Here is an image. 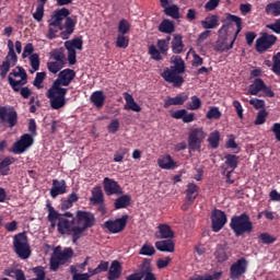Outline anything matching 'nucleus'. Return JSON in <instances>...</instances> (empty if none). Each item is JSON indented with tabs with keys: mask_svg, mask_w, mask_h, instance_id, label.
<instances>
[{
	"mask_svg": "<svg viewBox=\"0 0 280 280\" xmlns=\"http://www.w3.org/2000/svg\"><path fill=\"white\" fill-rule=\"evenodd\" d=\"M70 15V11L66 8L58 9L56 11H52L50 15V20L48 21V24L50 26H60L62 25L63 20H68Z\"/></svg>",
	"mask_w": 280,
	"mask_h": 280,
	"instance_id": "18",
	"label": "nucleus"
},
{
	"mask_svg": "<svg viewBox=\"0 0 280 280\" xmlns=\"http://www.w3.org/2000/svg\"><path fill=\"white\" fill-rule=\"evenodd\" d=\"M14 245V252L21 258L22 260H26L31 257V246L28 244V238L26 234H23V232H20L14 236L13 241Z\"/></svg>",
	"mask_w": 280,
	"mask_h": 280,
	"instance_id": "6",
	"label": "nucleus"
},
{
	"mask_svg": "<svg viewBox=\"0 0 280 280\" xmlns=\"http://www.w3.org/2000/svg\"><path fill=\"white\" fill-rule=\"evenodd\" d=\"M230 229L233 231L235 237H242L245 234L250 235L254 231V223L250 215L243 212L238 215H233L230 222Z\"/></svg>",
	"mask_w": 280,
	"mask_h": 280,
	"instance_id": "4",
	"label": "nucleus"
},
{
	"mask_svg": "<svg viewBox=\"0 0 280 280\" xmlns=\"http://www.w3.org/2000/svg\"><path fill=\"white\" fill-rule=\"evenodd\" d=\"M106 101V96L103 91H95L90 96L91 104H94L96 108H103Z\"/></svg>",
	"mask_w": 280,
	"mask_h": 280,
	"instance_id": "31",
	"label": "nucleus"
},
{
	"mask_svg": "<svg viewBox=\"0 0 280 280\" xmlns=\"http://www.w3.org/2000/svg\"><path fill=\"white\" fill-rule=\"evenodd\" d=\"M156 232L154 233L155 240H173L174 232L170 225L166 223H160L156 226Z\"/></svg>",
	"mask_w": 280,
	"mask_h": 280,
	"instance_id": "20",
	"label": "nucleus"
},
{
	"mask_svg": "<svg viewBox=\"0 0 280 280\" xmlns=\"http://www.w3.org/2000/svg\"><path fill=\"white\" fill-rule=\"evenodd\" d=\"M48 33L46 35L47 39L52 40L57 38V33L65 31L63 24L60 25H50L48 24Z\"/></svg>",
	"mask_w": 280,
	"mask_h": 280,
	"instance_id": "43",
	"label": "nucleus"
},
{
	"mask_svg": "<svg viewBox=\"0 0 280 280\" xmlns=\"http://www.w3.org/2000/svg\"><path fill=\"white\" fill-rule=\"evenodd\" d=\"M265 13H267V15H271L273 18H279L280 16V0L268 3L267 7H265Z\"/></svg>",
	"mask_w": 280,
	"mask_h": 280,
	"instance_id": "37",
	"label": "nucleus"
},
{
	"mask_svg": "<svg viewBox=\"0 0 280 280\" xmlns=\"http://www.w3.org/2000/svg\"><path fill=\"white\" fill-rule=\"evenodd\" d=\"M85 230H86L85 228L80 226V225L72 226L70 229V234L69 235H71L73 244H78V241L81 240Z\"/></svg>",
	"mask_w": 280,
	"mask_h": 280,
	"instance_id": "41",
	"label": "nucleus"
},
{
	"mask_svg": "<svg viewBox=\"0 0 280 280\" xmlns=\"http://www.w3.org/2000/svg\"><path fill=\"white\" fill-rule=\"evenodd\" d=\"M189 96L185 93L178 94L176 97H166L164 101V108H170L171 106H183Z\"/></svg>",
	"mask_w": 280,
	"mask_h": 280,
	"instance_id": "23",
	"label": "nucleus"
},
{
	"mask_svg": "<svg viewBox=\"0 0 280 280\" xmlns=\"http://www.w3.org/2000/svg\"><path fill=\"white\" fill-rule=\"evenodd\" d=\"M142 278L143 280H158L152 269L148 267L147 269H142Z\"/></svg>",
	"mask_w": 280,
	"mask_h": 280,
	"instance_id": "64",
	"label": "nucleus"
},
{
	"mask_svg": "<svg viewBox=\"0 0 280 280\" xmlns=\"http://www.w3.org/2000/svg\"><path fill=\"white\" fill-rule=\"evenodd\" d=\"M15 162L14 158H5L0 162V174L1 176H9L10 175V166Z\"/></svg>",
	"mask_w": 280,
	"mask_h": 280,
	"instance_id": "38",
	"label": "nucleus"
},
{
	"mask_svg": "<svg viewBox=\"0 0 280 280\" xmlns=\"http://www.w3.org/2000/svg\"><path fill=\"white\" fill-rule=\"evenodd\" d=\"M67 192V183L66 180H58V179H52L51 188H50V197L52 199H56L59 195H63Z\"/></svg>",
	"mask_w": 280,
	"mask_h": 280,
	"instance_id": "21",
	"label": "nucleus"
},
{
	"mask_svg": "<svg viewBox=\"0 0 280 280\" xmlns=\"http://www.w3.org/2000/svg\"><path fill=\"white\" fill-rule=\"evenodd\" d=\"M30 61H31V67L33 69V71L31 70V73H34L35 71H38L39 66H40L39 55L38 54H32L31 57H30Z\"/></svg>",
	"mask_w": 280,
	"mask_h": 280,
	"instance_id": "53",
	"label": "nucleus"
},
{
	"mask_svg": "<svg viewBox=\"0 0 280 280\" xmlns=\"http://www.w3.org/2000/svg\"><path fill=\"white\" fill-rule=\"evenodd\" d=\"M158 166L163 170H174L177 167V164L173 158L167 154L166 156L158 160Z\"/></svg>",
	"mask_w": 280,
	"mask_h": 280,
	"instance_id": "32",
	"label": "nucleus"
},
{
	"mask_svg": "<svg viewBox=\"0 0 280 280\" xmlns=\"http://www.w3.org/2000/svg\"><path fill=\"white\" fill-rule=\"evenodd\" d=\"M266 28L270 30L277 35H280V19H277L272 24H267Z\"/></svg>",
	"mask_w": 280,
	"mask_h": 280,
	"instance_id": "63",
	"label": "nucleus"
},
{
	"mask_svg": "<svg viewBox=\"0 0 280 280\" xmlns=\"http://www.w3.org/2000/svg\"><path fill=\"white\" fill-rule=\"evenodd\" d=\"M121 264L119 260H114L108 271V280H117L121 277Z\"/></svg>",
	"mask_w": 280,
	"mask_h": 280,
	"instance_id": "29",
	"label": "nucleus"
},
{
	"mask_svg": "<svg viewBox=\"0 0 280 280\" xmlns=\"http://www.w3.org/2000/svg\"><path fill=\"white\" fill-rule=\"evenodd\" d=\"M171 117L182 119L184 124H190L196 120V114L188 113L187 109H177L171 114Z\"/></svg>",
	"mask_w": 280,
	"mask_h": 280,
	"instance_id": "22",
	"label": "nucleus"
},
{
	"mask_svg": "<svg viewBox=\"0 0 280 280\" xmlns=\"http://www.w3.org/2000/svg\"><path fill=\"white\" fill-rule=\"evenodd\" d=\"M158 30L159 32H162L165 34H172L175 32V24L171 20H164L162 23L159 24Z\"/></svg>",
	"mask_w": 280,
	"mask_h": 280,
	"instance_id": "42",
	"label": "nucleus"
},
{
	"mask_svg": "<svg viewBox=\"0 0 280 280\" xmlns=\"http://www.w3.org/2000/svg\"><path fill=\"white\" fill-rule=\"evenodd\" d=\"M50 58L52 60H56V62H59L60 65H65L66 63V55H65L63 50L52 49L50 51Z\"/></svg>",
	"mask_w": 280,
	"mask_h": 280,
	"instance_id": "46",
	"label": "nucleus"
},
{
	"mask_svg": "<svg viewBox=\"0 0 280 280\" xmlns=\"http://www.w3.org/2000/svg\"><path fill=\"white\" fill-rule=\"evenodd\" d=\"M189 110H198L202 106V102L198 96H192L191 102L187 104Z\"/></svg>",
	"mask_w": 280,
	"mask_h": 280,
	"instance_id": "59",
	"label": "nucleus"
},
{
	"mask_svg": "<svg viewBox=\"0 0 280 280\" xmlns=\"http://www.w3.org/2000/svg\"><path fill=\"white\" fill-rule=\"evenodd\" d=\"M156 250L160 253H174L175 252V244L174 242L168 238L164 241H158L154 244Z\"/></svg>",
	"mask_w": 280,
	"mask_h": 280,
	"instance_id": "25",
	"label": "nucleus"
},
{
	"mask_svg": "<svg viewBox=\"0 0 280 280\" xmlns=\"http://www.w3.org/2000/svg\"><path fill=\"white\" fill-rule=\"evenodd\" d=\"M264 245H271L277 242V237L270 235L268 232H262L258 237Z\"/></svg>",
	"mask_w": 280,
	"mask_h": 280,
	"instance_id": "49",
	"label": "nucleus"
},
{
	"mask_svg": "<svg viewBox=\"0 0 280 280\" xmlns=\"http://www.w3.org/2000/svg\"><path fill=\"white\" fill-rule=\"evenodd\" d=\"M4 275L16 280H25V272L23 269H7Z\"/></svg>",
	"mask_w": 280,
	"mask_h": 280,
	"instance_id": "44",
	"label": "nucleus"
},
{
	"mask_svg": "<svg viewBox=\"0 0 280 280\" xmlns=\"http://www.w3.org/2000/svg\"><path fill=\"white\" fill-rule=\"evenodd\" d=\"M0 122L2 125L9 126V128H14L18 124V113L15 109H8L5 107H0Z\"/></svg>",
	"mask_w": 280,
	"mask_h": 280,
	"instance_id": "16",
	"label": "nucleus"
},
{
	"mask_svg": "<svg viewBox=\"0 0 280 280\" xmlns=\"http://www.w3.org/2000/svg\"><path fill=\"white\" fill-rule=\"evenodd\" d=\"M77 22L73 21L71 18L66 19L65 24L62 25L63 31L60 33V37L63 40L70 38V35L75 32Z\"/></svg>",
	"mask_w": 280,
	"mask_h": 280,
	"instance_id": "24",
	"label": "nucleus"
},
{
	"mask_svg": "<svg viewBox=\"0 0 280 280\" xmlns=\"http://www.w3.org/2000/svg\"><path fill=\"white\" fill-rule=\"evenodd\" d=\"M65 48L67 50H82L83 49L82 37H74L71 40L65 42Z\"/></svg>",
	"mask_w": 280,
	"mask_h": 280,
	"instance_id": "35",
	"label": "nucleus"
},
{
	"mask_svg": "<svg viewBox=\"0 0 280 280\" xmlns=\"http://www.w3.org/2000/svg\"><path fill=\"white\" fill-rule=\"evenodd\" d=\"M65 63H60L59 61H48L47 69L52 74L58 73L61 69H63Z\"/></svg>",
	"mask_w": 280,
	"mask_h": 280,
	"instance_id": "50",
	"label": "nucleus"
},
{
	"mask_svg": "<svg viewBox=\"0 0 280 280\" xmlns=\"http://www.w3.org/2000/svg\"><path fill=\"white\" fill-rule=\"evenodd\" d=\"M224 164L232 172H235L240 164V158L236 154H228L224 156Z\"/></svg>",
	"mask_w": 280,
	"mask_h": 280,
	"instance_id": "40",
	"label": "nucleus"
},
{
	"mask_svg": "<svg viewBox=\"0 0 280 280\" xmlns=\"http://www.w3.org/2000/svg\"><path fill=\"white\" fill-rule=\"evenodd\" d=\"M33 273L36 278L31 279V280H45V278H46L45 269L42 266H37V267L33 268Z\"/></svg>",
	"mask_w": 280,
	"mask_h": 280,
	"instance_id": "60",
	"label": "nucleus"
},
{
	"mask_svg": "<svg viewBox=\"0 0 280 280\" xmlns=\"http://www.w3.org/2000/svg\"><path fill=\"white\" fill-rule=\"evenodd\" d=\"M75 78V71L71 69H63L59 72L58 78L52 81L51 86L46 93V97L49 100V105L52 110H58L66 106L68 89L62 86H69L71 81Z\"/></svg>",
	"mask_w": 280,
	"mask_h": 280,
	"instance_id": "2",
	"label": "nucleus"
},
{
	"mask_svg": "<svg viewBox=\"0 0 280 280\" xmlns=\"http://www.w3.org/2000/svg\"><path fill=\"white\" fill-rule=\"evenodd\" d=\"M47 208H48L47 220L50 223V229L55 230L56 226L58 225L57 221L59 218V212L51 206V203H47Z\"/></svg>",
	"mask_w": 280,
	"mask_h": 280,
	"instance_id": "33",
	"label": "nucleus"
},
{
	"mask_svg": "<svg viewBox=\"0 0 280 280\" xmlns=\"http://www.w3.org/2000/svg\"><path fill=\"white\" fill-rule=\"evenodd\" d=\"M155 253H156V249H154V246L149 244H143L139 252V254L144 256H154Z\"/></svg>",
	"mask_w": 280,
	"mask_h": 280,
	"instance_id": "58",
	"label": "nucleus"
},
{
	"mask_svg": "<svg viewBox=\"0 0 280 280\" xmlns=\"http://www.w3.org/2000/svg\"><path fill=\"white\" fill-rule=\"evenodd\" d=\"M12 89H13V91H14L15 93H20L21 96H22L23 98H25V100H27V98L31 96V94H32V91L30 90L28 86L16 85V90H15L14 88H12Z\"/></svg>",
	"mask_w": 280,
	"mask_h": 280,
	"instance_id": "56",
	"label": "nucleus"
},
{
	"mask_svg": "<svg viewBox=\"0 0 280 280\" xmlns=\"http://www.w3.org/2000/svg\"><path fill=\"white\" fill-rule=\"evenodd\" d=\"M47 0H37L36 11L33 13V19L37 22H42L45 14V5Z\"/></svg>",
	"mask_w": 280,
	"mask_h": 280,
	"instance_id": "39",
	"label": "nucleus"
},
{
	"mask_svg": "<svg viewBox=\"0 0 280 280\" xmlns=\"http://www.w3.org/2000/svg\"><path fill=\"white\" fill-rule=\"evenodd\" d=\"M221 22L222 26L218 31L219 35L214 45V51L223 54L233 48L243 27L242 18L229 12L224 13Z\"/></svg>",
	"mask_w": 280,
	"mask_h": 280,
	"instance_id": "1",
	"label": "nucleus"
},
{
	"mask_svg": "<svg viewBox=\"0 0 280 280\" xmlns=\"http://www.w3.org/2000/svg\"><path fill=\"white\" fill-rule=\"evenodd\" d=\"M75 225V219L68 220L63 218L62 214L59 213L58 223H57V231L60 235L70 234L71 229Z\"/></svg>",
	"mask_w": 280,
	"mask_h": 280,
	"instance_id": "19",
	"label": "nucleus"
},
{
	"mask_svg": "<svg viewBox=\"0 0 280 280\" xmlns=\"http://www.w3.org/2000/svg\"><path fill=\"white\" fill-rule=\"evenodd\" d=\"M73 256V249L71 247H65L61 252L59 246L56 247L55 253H52L49 259V269L52 272H57L59 266H65Z\"/></svg>",
	"mask_w": 280,
	"mask_h": 280,
	"instance_id": "5",
	"label": "nucleus"
},
{
	"mask_svg": "<svg viewBox=\"0 0 280 280\" xmlns=\"http://www.w3.org/2000/svg\"><path fill=\"white\" fill-rule=\"evenodd\" d=\"M124 97H125V101H126V105H125L126 110H132L135 113H141L142 112V107L137 104V102L135 101L132 95H130L128 92H126L124 94Z\"/></svg>",
	"mask_w": 280,
	"mask_h": 280,
	"instance_id": "28",
	"label": "nucleus"
},
{
	"mask_svg": "<svg viewBox=\"0 0 280 280\" xmlns=\"http://www.w3.org/2000/svg\"><path fill=\"white\" fill-rule=\"evenodd\" d=\"M211 230L218 233L220 230L224 229L228 223V217L223 210L214 209L211 212Z\"/></svg>",
	"mask_w": 280,
	"mask_h": 280,
	"instance_id": "12",
	"label": "nucleus"
},
{
	"mask_svg": "<svg viewBox=\"0 0 280 280\" xmlns=\"http://www.w3.org/2000/svg\"><path fill=\"white\" fill-rule=\"evenodd\" d=\"M214 256H215L218 262H225L229 259L226 249L224 248L223 245H218Z\"/></svg>",
	"mask_w": 280,
	"mask_h": 280,
	"instance_id": "47",
	"label": "nucleus"
},
{
	"mask_svg": "<svg viewBox=\"0 0 280 280\" xmlns=\"http://www.w3.org/2000/svg\"><path fill=\"white\" fill-rule=\"evenodd\" d=\"M222 117V112L218 107H210L206 114L207 119H220Z\"/></svg>",
	"mask_w": 280,
	"mask_h": 280,
	"instance_id": "52",
	"label": "nucleus"
},
{
	"mask_svg": "<svg viewBox=\"0 0 280 280\" xmlns=\"http://www.w3.org/2000/svg\"><path fill=\"white\" fill-rule=\"evenodd\" d=\"M131 25L130 23L122 19L119 23H118V33H120V35H125L128 34L130 32Z\"/></svg>",
	"mask_w": 280,
	"mask_h": 280,
	"instance_id": "55",
	"label": "nucleus"
},
{
	"mask_svg": "<svg viewBox=\"0 0 280 280\" xmlns=\"http://www.w3.org/2000/svg\"><path fill=\"white\" fill-rule=\"evenodd\" d=\"M170 62L173 66L162 72V78L166 82L172 83L173 88L178 89L185 83V79L180 74L186 72V63L182 56H172Z\"/></svg>",
	"mask_w": 280,
	"mask_h": 280,
	"instance_id": "3",
	"label": "nucleus"
},
{
	"mask_svg": "<svg viewBox=\"0 0 280 280\" xmlns=\"http://www.w3.org/2000/svg\"><path fill=\"white\" fill-rule=\"evenodd\" d=\"M277 42V36L270 35L268 33H261V36L256 40V51L258 54H264L268 51Z\"/></svg>",
	"mask_w": 280,
	"mask_h": 280,
	"instance_id": "11",
	"label": "nucleus"
},
{
	"mask_svg": "<svg viewBox=\"0 0 280 280\" xmlns=\"http://www.w3.org/2000/svg\"><path fill=\"white\" fill-rule=\"evenodd\" d=\"M163 8L166 16H170L171 19H179V9L176 4L166 5Z\"/></svg>",
	"mask_w": 280,
	"mask_h": 280,
	"instance_id": "45",
	"label": "nucleus"
},
{
	"mask_svg": "<svg viewBox=\"0 0 280 280\" xmlns=\"http://www.w3.org/2000/svg\"><path fill=\"white\" fill-rule=\"evenodd\" d=\"M272 72L280 78V51L272 57Z\"/></svg>",
	"mask_w": 280,
	"mask_h": 280,
	"instance_id": "57",
	"label": "nucleus"
},
{
	"mask_svg": "<svg viewBox=\"0 0 280 280\" xmlns=\"http://www.w3.org/2000/svg\"><path fill=\"white\" fill-rule=\"evenodd\" d=\"M171 49L172 52L175 55H180L184 52L185 44L183 42V36H180L179 34L173 36V39L171 42Z\"/></svg>",
	"mask_w": 280,
	"mask_h": 280,
	"instance_id": "27",
	"label": "nucleus"
},
{
	"mask_svg": "<svg viewBox=\"0 0 280 280\" xmlns=\"http://www.w3.org/2000/svg\"><path fill=\"white\" fill-rule=\"evenodd\" d=\"M116 47L126 49L129 47V37H125L124 35H118L116 39Z\"/></svg>",
	"mask_w": 280,
	"mask_h": 280,
	"instance_id": "62",
	"label": "nucleus"
},
{
	"mask_svg": "<svg viewBox=\"0 0 280 280\" xmlns=\"http://www.w3.org/2000/svg\"><path fill=\"white\" fill-rule=\"evenodd\" d=\"M149 55L155 61H161L163 59L162 56H161V50H159V48H156V46H154V45H151L149 47Z\"/></svg>",
	"mask_w": 280,
	"mask_h": 280,
	"instance_id": "61",
	"label": "nucleus"
},
{
	"mask_svg": "<svg viewBox=\"0 0 280 280\" xmlns=\"http://www.w3.org/2000/svg\"><path fill=\"white\" fill-rule=\"evenodd\" d=\"M208 142L211 149H214V150L218 149L220 143V132L214 131L209 133Z\"/></svg>",
	"mask_w": 280,
	"mask_h": 280,
	"instance_id": "48",
	"label": "nucleus"
},
{
	"mask_svg": "<svg viewBox=\"0 0 280 280\" xmlns=\"http://www.w3.org/2000/svg\"><path fill=\"white\" fill-rule=\"evenodd\" d=\"M27 72L21 66H18L13 71L10 72L8 75V82L11 89H16L19 85H26L27 84Z\"/></svg>",
	"mask_w": 280,
	"mask_h": 280,
	"instance_id": "9",
	"label": "nucleus"
},
{
	"mask_svg": "<svg viewBox=\"0 0 280 280\" xmlns=\"http://www.w3.org/2000/svg\"><path fill=\"white\" fill-rule=\"evenodd\" d=\"M246 270H248V260L238 258L230 268V277L232 280H238L246 273Z\"/></svg>",
	"mask_w": 280,
	"mask_h": 280,
	"instance_id": "13",
	"label": "nucleus"
},
{
	"mask_svg": "<svg viewBox=\"0 0 280 280\" xmlns=\"http://www.w3.org/2000/svg\"><path fill=\"white\" fill-rule=\"evenodd\" d=\"M132 197L129 195H125L121 197H117L114 207L116 210L128 208L131 205Z\"/></svg>",
	"mask_w": 280,
	"mask_h": 280,
	"instance_id": "36",
	"label": "nucleus"
},
{
	"mask_svg": "<svg viewBox=\"0 0 280 280\" xmlns=\"http://www.w3.org/2000/svg\"><path fill=\"white\" fill-rule=\"evenodd\" d=\"M269 113L267 112V109H260L257 114L256 120H255V125L256 126H261L266 124V119L268 117Z\"/></svg>",
	"mask_w": 280,
	"mask_h": 280,
	"instance_id": "54",
	"label": "nucleus"
},
{
	"mask_svg": "<svg viewBox=\"0 0 280 280\" xmlns=\"http://www.w3.org/2000/svg\"><path fill=\"white\" fill-rule=\"evenodd\" d=\"M90 202L92 206L103 205L105 202V196L101 186L94 187L91 191Z\"/></svg>",
	"mask_w": 280,
	"mask_h": 280,
	"instance_id": "26",
	"label": "nucleus"
},
{
	"mask_svg": "<svg viewBox=\"0 0 280 280\" xmlns=\"http://www.w3.org/2000/svg\"><path fill=\"white\" fill-rule=\"evenodd\" d=\"M34 144V137L31 133H23L20 140H18L13 147H11L10 152L13 154H24L25 151Z\"/></svg>",
	"mask_w": 280,
	"mask_h": 280,
	"instance_id": "10",
	"label": "nucleus"
},
{
	"mask_svg": "<svg viewBox=\"0 0 280 280\" xmlns=\"http://www.w3.org/2000/svg\"><path fill=\"white\" fill-rule=\"evenodd\" d=\"M248 94L270 98L275 96L271 88L269 85H266L265 81L261 78L255 79V81L248 86Z\"/></svg>",
	"mask_w": 280,
	"mask_h": 280,
	"instance_id": "8",
	"label": "nucleus"
},
{
	"mask_svg": "<svg viewBox=\"0 0 280 280\" xmlns=\"http://www.w3.org/2000/svg\"><path fill=\"white\" fill-rule=\"evenodd\" d=\"M103 189L107 196H113V195H122V187L115 180L109 177H105L103 179Z\"/></svg>",
	"mask_w": 280,
	"mask_h": 280,
	"instance_id": "17",
	"label": "nucleus"
},
{
	"mask_svg": "<svg viewBox=\"0 0 280 280\" xmlns=\"http://www.w3.org/2000/svg\"><path fill=\"white\" fill-rule=\"evenodd\" d=\"M203 30H215L219 26V16L217 14H209L205 21L201 22Z\"/></svg>",
	"mask_w": 280,
	"mask_h": 280,
	"instance_id": "30",
	"label": "nucleus"
},
{
	"mask_svg": "<svg viewBox=\"0 0 280 280\" xmlns=\"http://www.w3.org/2000/svg\"><path fill=\"white\" fill-rule=\"evenodd\" d=\"M207 137L203 128H192L188 133V147L192 152H200Z\"/></svg>",
	"mask_w": 280,
	"mask_h": 280,
	"instance_id": "7",
	"label": "nucleus"
},
{
	"mask_svg": "<svg viewBox=\"0 0 280 280\" xmlns=\"http://www.w3.org/2000/svg\"><path fill=\"white\" fill-rule=\"evenodd\" d=\"M95 215L90 211L78 210L77 211V224L81 228L92 229L95 226Z\"/></svg>",
	"mask_w": 280,
	"mask_h": 280,
	"instance_id": "15",
	"label": "nucleus"
},
{
	"mask_svg": "<svg viewBox=\"0 0 280 280\" xmlns=\"http://www.w3.org/2000/svg\"><path fill=\"white\" fill-rule=\"evenodd\" d=\"M129 215L125 214L120 219L109 220L104 222V229H107L112 234L121 233L128 224Z\"/></svg>",
	"mask_w": 280,
	"mask_h": 280,
	"instance_id": "14",
	"label": "nucleus"
},
{
	"mask_svg": "<svg viewBox=\"0 0 280 280\" xmlns=\"http://www.w3.org/2000/svg\"><path fill=\"white\" fill-rule=\"evenodd\" d=\"M46 79V72H36L35 79L33 81V85L37 89V90H42L43 89V82Z\"/></svg>",
	"mask_w": 280,
	"mask_h": 280,
	"instance_id": "51",
	"label": "nucleus"
},
{
	"mask_svg": "<svg viewBox=\"0 0 280 280\" xmlns=\"http://www.w3.org/2000/svg\"><path fill=\"white\" fill-rule=\"evenodd\" d=\"M199 187L197 184H188L185 190L186 200L194 202L198 198Z\"/></svg>",
	"mask_w": 280,
	"mask_h": 280,
	"instance_id": "34",
	"label": "nucleus"
}]
</instances>
